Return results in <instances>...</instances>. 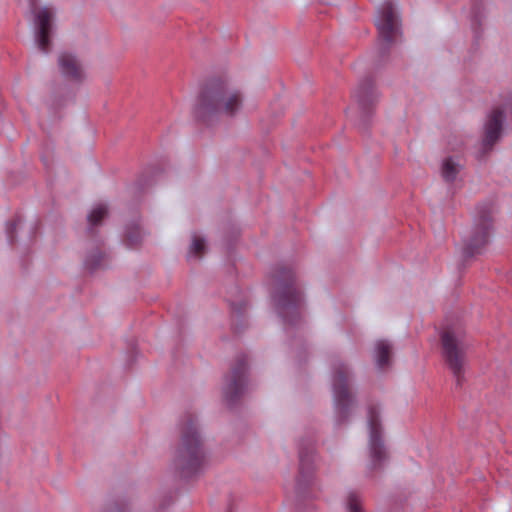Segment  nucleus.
Returning <instances> with one entry per match:
<instances>
[{
  "label": "nucleus",
  "mask_w": 512,
  "mask_h": 512,
  "mask_svg": "<svg viewBox=\"0 0 512 512\" xmlns=\"http://www.w3.org/2000/svg\"><path fill=\"white\" fill-rule=\"evenodd\" d=\"M247 363L244 355L237 358L236 364L226 376L224 393L229 402L235 401L247 388Z\"/></svg>",
  "instance_id": "6e6552de"
},
{
  "label": "nucleus",
  "mask_w": 512,
  "mask_h": 512,
  "mask_svg": "<svg viewBox=\"0 0 512 512\" xmlns=\"http://www.w3.org/2000/svg\"><path fill=\"white\" fill-rule=\"evenodd\" d=\"M349 368L343 362L337 361L332 367V389L337 413L346 418L347 410L353 403L352 394L348 387Z\"/></svg>",
  "instance_id": "39448f33"
},
{
  "label": "nucleus",
  "mask_w": 512,
  "mask_h": 512,
  "mask_svg": "<svg viewBox=\"0 0 512 512\" xmlns=\"http://www.w3.org/2000/svg\"><path fill=\"white\" fill-rule=\"evenodd\" d=\"M368 425L370 457L373 467H376L385 459L386 452L381 440L379 412L374 406L368 410Z\"/></svg>",
  "instance_id": "1a4fd4ad"
},
{
  "label": "nucleus",
  "mask_w": 512,
  "mask_h": 512,
  "mask_svg": "<svg viewBox=\"0 0 512 512\" xmlns=\"http://www.w3.org/2000/svg\"><path fill=\"white\" fill-rule=\"evenodd\" d=\"M460 169V163L457 162L453 157H448L444 159L442 163V177L448 182L454 181Z\"/></svg>",
  "instance_id": "4468645a"
},
{
  "label": "nucleus",
  "mask_w": 512,
  "mask_h": 512,
  "mask_svg": "<svg viewBox=\"0 0 512 512\" xmlns=\"http://www.w3.org/2000/svg\"><path fill=\"white\" fill-rule=\"evenodd\" d=\"M392 352L391 344L386 340H379L375 343L374 358L378 368L383 369L390 364Z\"/></svg>",
  "instance_id": "ddd939ff"
},
{
  "label": "nucleus",
  "mask_w": 512,
  "mask_h": 512,
  "mask_svg": "<svg viewBox=\"0 0 512 512\" xmlns=\"http://www.w3.org/2000/svg\"><path fill=\"white\" fill-rule=\"evenodd\" d=\"M375 25L384 48H388L397 40L401 30L398 15L392 3L387 2L381 7Z\"/></svg>",
  "instance_id": "423d86ee"
},
{
  "label": "nucleus",
  "mask_w": 512,
  "mask_h": 512,
  "mask_svg": "<svg viewBox=\"0 0 512 512\" xmlns=\"http://www.w3.org/2000/svg\"><path fill=\"white\" fill-rule=\"evenodd\" d=\"M243 104L241 92L222 79H212L202 88L195 107L196 116L208 121L218 116H235Z\"/></svg>",
  "instance_id": "f257e3e1"
},
{
  "label": "nucleus",
  "mask_w": 512,
  "mask_h": 512,
  "mask_svg": "<svg viewBox=\"0 0 512 512\" xmlns=\"http://www.w3.org/2000/svg\"><path fill=\"white\" fill-rule=\"evenodd\" d=\"M441 343L444 361L460 386L464 380L467 345L462 336L452 330L442 332Z\"/></svg>",
  "instance_id": "20e7f679"
},
{
  "label": "nucleus",
  "mask_w": 512,
  "mask_h": 512,
  "mask_svg": "<svg viewBox=\"0 0 512 512\" xmlns=\"http://www.w3.org/2000/svg\"><path fill=\"white\" fill-rule=\"evenodd\" d=\"M58 65L62 75L70 80L81 81L85 77L82 63L71 53H61L58 58Z\"/></svg>",
  "instance_id": "9b49d317"
},
{
  "label": "nucleus",
  "mask_w": 512,
  "mask_h": 512,
  "mask_svg": "<svg viewBox=\"0 0 512 512\" xmlns=\"http://www.w3.org/2000/svg\"><path fill=\"white\" fill-rule=\"evenodd\" d=\"M102 258L103 255L100 252H96L86 259L85 265L90 271H94L100 266V261Z\"/></svg>",
  "instance_id": "f3484780"
},
{
  "label": "nucleus",
  "mask_w": 512,
  "mask_h": 512,
  "mask_svg": "<svg viewBox=\"0 0 512 512\" xmlns=\"http://www.w3.org/2000/svg\"><path fill=\"white\" fill-rule=\"evenodd\" d=\"M53 11L50 8L44 7L38 11H34L35 24L37 26L36 42L38 48L43 53H48L50 39L49 34L51 30V21L53 19Z\"/></svg>",
  "instance_id": "9d476101"
},
{
  "label": "nucleus",
  "mask_w": 512,
  "mask_h": 512,
  "mask_svg": "<svg viewBox=\"0 0 512 512\" xmlns=\"http://www.w3.org/2000/svg\"><path fill=\"white\" fill-rule=\"evenodd\" d=\"M347 506L350 512H362L359 499L355 494L349 495Z\"/></svg>",
  "instance_id": "a211bd4d"
},
{
  "label": "nucleus",
  "mask_w": 512,
  "mask_h": 512,
  "mask_svg": "<svg viewBox=\"0 0 512 512\" xmlns=\"http://www.w3.org/2000/svg\"><path fill=\"white\" fill-rule=\"evenodd\" d=\"M354 97L360 108L364 111L378 99V93L370 82H364L358 87Z\"/></svg>",
  "instance_id": "f8f14e48"
},
{
  "label": "nucleus",
  "mask_w": 512,
  "mask_h": 512,
  "mask_svg": "<svg viewBox=\"0 0 512 512\" xmlns=\"http://www.w3.org/2000/svg\"><path fill=\"white\" fill-rule=\"evenodd\" d=\"M205 250V242L204 239L199 237H194L192 244L190 246L189 254L190 255H199L203 253Z\"/></svg>",
  "instance_id": "dca6fc26"
},
{
  "label": "nucleus",
  "mask_w": 512,
  "mask_h": 512,
  "mask_svg": "<svg viewBox=\"0 0 512 512\" xmlns=\"http://www.w3.org/2000/svg\"><path fill=\"white\" fill-rule=\"evenodd\" d=\"M108 214V207L105 204H97L88 215L90 229L98 225Z\"/></svg>",
  "instance_id": "2eb2a0df"
},
{
  "label": "nucleus",
  "mask_w": 512,
  "mask_h": 512,
  "mask_svg": "<svg viewBox=\"0 0 512 512\" xmlns=\"http://www.w3.org/2000/svg\"><path fill=\"white\" fill-rule=\"evenodd\" d=\"M180 432V442L175 451L173 464L181 477L189 478L203 469L206 455L196 419L192 415L183 419Z\"/></svg>",
  "instance_id": "f03ea898"
},
{
  "label": "nucleus",
  "mask_w": 512,
  "mask_h": 512,
  "mask_svg": "<svg viewBox=\"0 0 512 512\" xmlns=\"http://www.w3.org/2000/svg\"><path fill=\"white\" fill-rule=\"evenodd\" d=\"M308 465V458L303 452H300V469L304 472V469Z\"/></svg>",
  "instance_id": "aec40b11"
},
{
  "label": "nucleus",
  "mask_w": 512,
  "mask_h": 512,
  "mask_svg": "<svg viewBox=\"0 0 512 512\" xmlns=\"http://www.w3.org/2000/svg\"><path fill=\"white\" fill-rule=\"evenodd\" d=\"M17 227V222H11L7 225V235L11 243L14 241L13 232Z\"/></svg>",
  "instance_id": "6ab92c4d"
},
{
  "label": "nucleus",
  "mask_w": 512,
  "mask_h": 512,
  "mask_svg": "<svg viewBox=\"0 0 512 512\" xmlns=\"http://www.w3.org/2000/svg\"><path fill=\"white\" fill-rule=\"evenodd\" d=\"M127 241H128L129 245L133 246V245H135L138 242V239H137V237H134L133 235L128 234L127 235Z\"/></svg>",
  "instance_id": "412c9836"
},
{
  "label": "nucleus",
  "mask_w": 512,
  "mask_h": 512,
  "mask_svg": "<svg viewBox=\"0 0 512 512\" xmlns=\"http://www.w3.org/2000/svg\"><path fill=\"white\" fill-rule=\"evenodd\" d=\"M276 310L285 323L295 324L300 319L302 303L300 291L294 285L295 276L291 268L279 265L274 269Z\"/></svg>",
  "instance_id": "7ed1b4c3"
},
{
  "label": "nucleus",
  "mask_w": 512,
  "mask_h": 512,
  "mask_svg": "<svg viewBox=\"0 0 512 512\" xmlns=\"http://www.w3.org/2000/svg\"><path fill=\"white\" fill-rule=\"evenodd\" d=\"M492 227L491 218L483 214L475 223L470 236L465 239L463 254L466 258L481 253L483 247L488 243Z\"/></svg>",
  "instance_id": "0eeeda50"
}]
</instances>
